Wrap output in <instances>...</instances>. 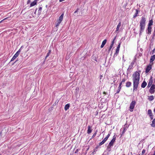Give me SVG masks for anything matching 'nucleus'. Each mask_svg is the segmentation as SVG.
I'll list each match as a JSON object with an SVG mask.
<instances>
[{"instance_id":"1","label":"nucleus","mask_w":155,"mask_h":155,"mask_svg":"<svg viewBox=\"0 0 155 155\" xmlns=\"http://www.w3.org/2000/svg\"><path fill=\"white\" fill-rule=\"evenodd\" d=\"M145 18L144 17H142V19L140 20V33L143 31L145 28Z\"/></svg>"},{"instance_id":"2","label":"nucleus","mask_w":155,"mask_h":155,"mask_svg":"<svg viewBox=\"0 0 155 155\" xmlns=\"http://www.w3.org/2000/svg\"><path fill=\"white\" fill-rule=\"evenodd\" d=\"M135 104V101H132L131 103L130 104V110L131 111H132L134 107Z\"/></svg>"},{"instance_id":"3","label":"nucleus","mask_w":155,"mask_h":155,"mask_svg":"<svg viewBox=\"0 0 155 155\" xmlns=\"http://www.w3.org/2000/svg\"><path fill=\"white\" fill-rule=\"evenodd\" d=\"M20 52V50L18 51L16 54L14 55L13 56L12 58V59L11 60V61H13L19 55V53Z\"/></svg>"},{"instance_id":"4","label":"nucleus","mask_w":155,"mask_h":155,"mask_svg":"<svg viewBox=\"0 0 155 155\" xmlns=\"http://www.w3.org/2000/svg\"><path fill=\"white\" fill-rule=\"evenodd\" d=\"M154 87H155V85L154 84H152L150 90H149V92L151 93V94H153L154 93Z\"/></svg>"},{"instance_id":"5","label":"nucleus","mask_w":155,"mask_h":155,"mask_svg":"<svg viewBox=\"0 0 155 155\" xmlns=\"http://www.w3.org/2000/svg\"><path fill=\"white\" fill-rule=\"evenodd\" d=\"M152 68L151 65L149 64L148 65L146 69V73L148 72Z\"/></svg>"},{"instance_id":"6","label":"nucleus","mask_w":155,"mask_h":155,"mask_svg":"<svg viewBox=\"0 0 155 155\" xmlns=\"http://www.w3.org/2000/svg\"><path fill=\"white\" fill-rule=\"evenodd\" d=\"M152 82H153V79H152V78L151 77L150 78V80L149 82V83H148V86H147L148 87H150V86L152 85Z\"/></svg>"},{"instance_id":"7","label":"nucleus","mask_w":155,"mask_h":155,"mask_svg":"<svg viewBox=\"0 0 155 155\" xmlns=\"http://www.w3.org/2000/svg\"><path fill=\"white\" fill-rule=\"evenodd\" d=\"M115 140H116V137H114H114L113 138V139L111 140L110 143L109 145L111 146L113 145L114 143L115 142Z\"/></svg>"},{"instance_id":"8","label":"nucleus","mask_w":155,"mask_h":155,"mask_svg":"<svg viewBox=\"0 0 155 155\" xmlns=\"http://www.w3.org/2000/svg\"><path fill=\"white\" fill-rule=\"evenodd\" d=\"M152 27L151 26H148L147 30L148 31V34H151Z\"/></svg>"},{"instance_id":"9","label":"nucleus","mask_w":155,"mask_h":155,"mask_svg":"<svg viewBox=\"0 0 155 155\" xmlns=\"http://www.w3.org/2000/svg\"><path fill=\"white\" fill-rule=\"evenodd\" d=\"M155 59V55H153L151 56L150 58V62L152 63L154 61Z\"/></svg>"},{"instance_id":"10","label":"nucleus","mask_w":155,"mask_h":155,"mask_svg":"<svg viewBox=\"0 0 155 155\" xmlns=\"http://www.w3.org/2000/svg\"><path fill=\"white\" fill-rule=\"evenodd\" d=\"M147 85V83L145 81H143L141 84V87L142 88H144Z\"/></svg>"},{"instance_id":"11","label":"nucleus","mask_w":155,"mask_h":155,"mask_svg":"<svg viewBox=\"0 0 155 155\" xmlns=\"http://www.w3.org/2000/svg\"><path fill=\"white\" fill-rule=\"evenodd\" d=\"M107 42V40L106 39L104 40L102 42V45L101 46V48H103L104 46L105 45Z\"/></svg>"},{"instance_id":"12","label":"nucleus","mask_w":155,"mask_h":155,"mask_svg":"<svg viewBox=\"0 0 155 155\" xmlns=\"http://www.w3.org/2000/svg\"><path fill=\"white\" fill-rule=\"evenodd\" d=\"M120 47V43L119 45H118L117 47L116 51V54H118L119 50V48Z\"/></svg>"},{"instance_id":"13","label":"nucleus","mask_w":155,"mask_h":155,"mask_svg":"<svg viewBox=\"0 0 155 155\" xmlns=\"http://www.w3.org/2000/svg\"><path fill=\"white\" fill-rule=\"evenodd\" d=\"M107 138H104V139L99 144V146H100L103 144L107 140H106Z\"/></svg>"},{"instance_id":"14","label":"nucleus","mask_w":155,"mask_h":155,"mask_svg":"<svg viewBox=\"0 0 155 155\" xmlns=\"http://www.w3.org/2000/svg\"><path fill=\"white\" fill-rule=\"evenodd\" d=\"M92 130L91 129V127L90 126H88V129L87 130V133L88 134H89L91 133V132Z\"/></svg>"},{"instance_id":"15","label":"nucleus","mask_w":155,"mask_h":155,"mask_svg":"<svg viewBox=\"0 0 155 155\" xmlns=\"http://www.w3.org/2000/svg\"><path fill=\"white\" fill-rule=\"evenodd\" d=\"M70 106V105L69 104H66L64 107V109L65 110H67L69 109V108Z\"/></svg>"},{"instance_id":"16","label":"nucleus","mask_w":155,"mask_h":155,"mask_svg":"<svg viewBox=\"0 0 155 155\" xmlns=\"http://www.w3.org/2000/svg\"><path fill=\"white\" fill-rule=\"evenodd\" d=\"M121 85H122V83H120V84L119 87L118 88L117 91V93H118L120 90V89L121 88Z\"/></svg>"},{"instance_id":"17","label":"nucleus","mask_w":155,"mask_h":155,"mask_svg":"<svg viewBox=\"0 0 155 155\" xmlns=\"http://www.w3.org/2000/svg\"><path fill=\"white\" fill-rule=\"evenodd\" d=\"M153 21L152 20H150L149 21V23L148 24V26H151V25H153Z\"/></svg>"},{"instance_id":"18","label":"nucleus","mask_w":155,"mask_h":155,"mask_svg":"<svg viewBox=\"0 0 155 155\" xmlns=\"http://www.w3.org/2000/svg\"><path fill=\"white\" fill-rule=\"evenodd\" d=\"M63 16L64 15L63 14H62L61 16L59 17L58 20H59V21H62L63 20Z\"/></svg>"},{"instance_id":"19","label":"nucleus","mask_w":155,"mask_h":155,"mask_svg":"<svg viewBox=\"0 0 155 155\" xmlns=\"http://www.w3.org/2000/svg\"><path fill=\"white\" fill-rule=\"evenodd\" d=\"M120 25H121V23L120 22L118 24V25L117 26V27L116 28V31H118L119 28H120Z\"/></svg>"},{"instance_id":"20","label":"nucleus","mask_w":155,"mask_h":155,"mask_svg":"<svg viewBox=\"0 0 155 155\" xmlns=\"http://www.w3.org/2000/svg\"><path fill=\"white\" fill-rule=\"evenodd\" d=\"M37 2L36 1H35L33 2L30 5L31 7L33 6L36 4Z\"/></svg>"},{"instance_id":"21","label":"nucleus","mask_w":155,"mask_h":155,"mask_svg":"<svg viewBox=\"0 0 155 155\" xmlns=\"http://www.w3.org/2000/svg\"><path fill=\"white\" fill-rule=\"evenodd\" d=\"M147 114L149 115V116H152V111L151 110H148L147 111Z\"/></svg>"},{"instance_id":"22","label":"nucleus","mask_w":155,"mask_h":155,"mask_svg":"<svg viewBox=\"0 0 155 155\" xmlns=\"http://www.w3.org/2000/svg\"><path fill=\"white\" fill-rule=\"evenodd\" d=\"M151 125V126L153 127H155V118L153 120L152 122V124Z\"/></svg>"},{"instance_id":"23","label":"nucleus","mask_w":155,"mask_h":155,"mask_svg":"<svg viewBox=\"0 0 155 155\" xmlns=\"http://www.w3.org/2000/svg\"><path fill=\"white\" fill-rule=\"evenodd\" d=\"M154 98L153 96H150L149 97L148 99L150 101H152L153 100Z\"/></svg>"},{"instance_id":"24","label":"nucleus","mask_w":155,"mask_h":155,"mask_svg":"<svg viewBox=\"0 0 155 155\" xmlns=\"http://www.w3.org/2000/svg\"><path fill=\"white\" fill-rule=\"evenodd\" d=\"M131 84V83L130 82H127L126 83V86L127 87H129Z\"/></svg>"},{"instance_id":"25","label":"nucleus","mask_w":155,"mask_h":155,"mask_svg":"<svg viewBox=\"0 0 155 155\" xmlns=\"http://www.w3.org/2000/svg\"><path fill=\"white\" fill-rule=\"evenodd\" d=\"M61 21H59V20H57V24H56V27H58L59 26V24L61 23Z\"/></svg>"},{"instance_id":"26","label":"nucleus","mask_w":155,"mask_h":155,"mask_svg":"<svg viewBox=\"0 0 155 155\" xmlns=\"http://www.w3.org/2000/svg\"><path fill=\"white\" fill-rule=\"evenodd\" d=\"M136 82V78L134 77V91L135 90V82Z\"/></svg>"},{"instance_id":"27","label":"nucleus","mask_w":155,"mask_h":155,"mask_svg":"<svg viewBox=\"0 0 155 155\" xmlns=\"http://www.w3.org/2000/svg\"><path fill=\"white\" fill-rule=\"evenodd\" d=\"M41 10H42V7H40V8H39V9L38 10V15H40L41 14Z\"/></svg>"},{"instance_id":"28","label":"nucleus","mask_w":155,"mask_h":155,"mask_svg":"<svg viewBox=\"0 0 155 155\" xmlns=\"http://www.w3.org/2000/svg\"><path fill=\"white\" fill-rule=\"evenodd\" d=\"M51 50H49V52L48 53L46 56L45 58H47L49 56V54L51 53Z\"/></svg>"},{"instance_id":"29","label":"nucleus","mask_w":155,"mask_h":155,"mask_svg":"<svg viewBox=\"0 0 155 155\" xmlns=\"http://www.w3.org/2000/svg\"><path fill=\"white\" fill-rule=\"evenodd\" d=\"M145 150H142V154L141 155H143L144 153H145Z\"/></svg>"},{"instance_id":"30","label":"nucleus","mask_w":155,"mask_h":155,"mask_svg":"<svg viewBox=\"0 0 155 155\" xmlns=\"http://www.w3.org/2000/svg\"><path fill=\"white\" fill-rule=\"evenodd\" d=\"M113 45H111L110 47L109 48L108 51H110L111 49L112 48V47Z\"/></svg>"},{"instance_id":"31","label":"nucleus","mask_w":155,"mask_h":155,"mask_svg":"<svg viewBox=\"0 0 155 155\" xmlns=\"http://www.w3.org/2000/svg\"><path fill=\"white\" fill-rule=\"evenodd\" d=\"M137 74V72L136 71V74ZM136 78H139V79L136 78V81H139V75H138V77H137V75L136 74Z\"/></svg>"},{"instance_id":"32","label":"nucleus","mask_w":155,"mask_h":155,"mask_svg":"<svg viewBox=\"0 0 155 155\" xmlns=\"http://www.w3.org/2000/svg\"><path fill=\"white\" fill-rule=\"evenodd\" d=\"M140 12V11L139 10H137L136 9V17L137 16V14H138V13L139 12Z\"/></svg>"},{"instance_id":"33","label":"nucleus","mask_w":155,"mask_h":155,"mask_svg":"<svg viewBox=\"0 0 155 155\" xmlns=\"http://www.w3.org/2000/svg\"><path fill=\"white\" fill-rule=\"evenodd\" d=\"M110 136V134H108V135H107V137H106L105 138H107L106 139V140H107L108 138Z\"/></svg>"},{"instance_id":"34","label":"nucleus","mask_w":155,"mask_h":155,"mask_svg":"<svg viewBox=\"0 0 155 155\" xmlns=\"http://www.w3.org/2000/svg\"><path fill=\"white\" fill-rule=\"evenodd\" d=\"M8 18L7 17V18H4V19H3V20H2L1 21H0V23H1L3 20H5L8 19Z\"/></svg>"},{"instance_id":"35","label":"nucleus","mask_w":155,"mask_h":155,"mask_svg":"<svg viewBox=\"0 0 155 155\" xmlns=\"http://www.w3.org/2000/svg\"><path fill=\"white\" fill-rule=\"evenodd\" d=\"M125 81V80L124 79H123L122 80V81L121 82V83H122V82H124Z\"/></svg>"},{"instance_id":"36","label":"nucleus","mask_w":155,"mask_h":155,"mask_svg":"<svg viewBox=\"0 0 155 155\" xmlns=\"http://www.w3.org/2000/svg\"><path fill=\"white\" fill-rule=\"evenodd\" d=\"M78 9H77L76 11H75L74 12V14L75 15V14L78 11Z\"/></svg>"},{"instance_id":"37","label":"nucleus","mask_w":155,"mask_h":155,"mask_svg":"<svg viewBox=\"0 0 155 155\" xmlns=\"http://www.w3.org/2000/svg\"><path fill=\"white\" fill-rule=\"evenodd\" d=\"M114 43V40H113L112 42V44H111V45H113Z\"/></svg>"},{"instance_id":"38","label":"nucleus","mask_w":155,"mask_h":155,"mask_svg":"<svg viewBox=\"0 0 155 155\" xmlns=\"http://www.w3.org/2000/svg\"><path fill=\"white\" fill-rule=\"evenodd\" d=\"M150 118L152 120L153 119V114L152 115V116H150Z\"/></svg>"},{"instance_id":"39","label":"nucleus","mask_w":155,"mask_h":155,"mask_svg":"<svg viewBox=\"0 0 155 155\" xmlns=\"http://www.w3.org/2000/svg\"><path fill=\"white\" fill-rule=\"evenodd\" d=\"M78 149H77L75 151V153H77V152H78Z\"/></svg>"},{"instance_id":"40","label":"nucleus","mask_w":155,"mask_h":155,"mask_svg":"<svg viewBox=\"0 0 155 155\" xmlns=\"http://www.w3.org/2000/svg\"><path fill=\"white\" fill-rule=\"evenodd\" d=\"M30 0H28L27 2V4H28L30 2Z\"/></svg>"},{"instance_id":"41","label":"nucleus","mask_w":155,"mask_h":155,"mask_svg":"<svg viewBox=\"0 0 155 155\" xmlns=\"http://www.w3.org/2000/svg\"><path fill=\"white\" fill-rule=\"evenodd\" d=\"M103 94H106V93L105 92H104L103 93Z\"/></svg>"},{"instance_id":"42","label":"nucleus","mask_w":155,"mask_h":155,"mask_svg":"<svg viewBox=\"0 0 155 155\" xmlns=\"http://www.w3.org/2000/svg\"><path fill=\"white\" fill-rule=\"evenodd\" d=\"M116 36H115V37H114V39H113V40H114V41H115V39H116Z\"/></svg>"},{"instance_id":"43","label":"nucleus","mask_w":155,"mask_h":155,"mask_svg":"<svg viewBox=\"0 0 155 155\" xmlns=\"http://www.w3.org/2000/svg\"><path fill=\"white\" fill-rule=\"evenodd\" d=\"M153 111H154V113L155 114V108L154 109Z\"/></svg>"},{"instance_id":"44","label":"nucleus","mask_w":155,"mask_h":155,"mask_svg":"<svg viewBox=\"0 0 155 155\" xmlns=\"http://www.w3.org/2000/svg\"><path fill=\"white\" fill-rule=\"evenodd\" d=\"M36 11H37V9H36V10H35V13H36Z\"/></svg>"},{"instance_id":"45","label":"nucleus","mask_w":155,"mask_h":155,"mask_svg":"<svg viewBox=\"0 0 155 155\" xmlns=\"http://www.w3.org/2000/svg\"><path fill=\"white\" fill-rule=\"evenodd\" d=\"M135 17H136V15H135L134 16V18H135Z\"/></svg>"},{"instance_id":"46","label":"nucleus","mask_w":155,"mask_h":155,"mask_svg":"<svg viewBox=\"0 0 155 155\" xmlns=\"http://www.w3.org/2000/svg\"><path fill=\"white\" fill-rule=\"evenodd\" d=\"M153 155H155V151H154V154Z\"/></svg>"},{"instance_id":"47","label":"nucleus","mask_w":155,"mask_h":155,"mask_svg":"<svg viewBox=\"0 0 155 155\" xmlns=\"http://www.w3.org/2000/svg\"><path fill=\"white\" fill-rule=\"evenodd\" d=\"M47 5H46V7H47Z\"/></svg>"},{"instance_id":"48","label":"nucleus","mask_w":155,"mask_h":155,"mask_svg":"<svg viewBox=\"0 0 155 155\" xmlns=\"http://www.w3.org/2000/svg\"><path fill=\"white\" fill-rule=\"evenodd\" d=\"M154 82H155V79H154Z\"/></svg>"},{"instance_id":"49","label":"nucleus","mask_w":155,"mask_h":155,"mask_svg":"<svg viewBox=\"0 0 155 155\" xmlns=\"http://www.w3.org/2000/svg\"><path fill=\"white\" fill-rule=\"evenodd\" d=\"M154 88H155V87H154Z\"/></svg>"},{"instance_id":"50","label":"nucleus","mask_w":155,"mask_h":155,"mask_svg":"<svg viewBox=\"0 0 155 155\" xmlns=\"http://www.w3.org/2000/svg\"><path fill=\"white\" fill-rule=\"evenodd\" d=\"M139 155H140V154Z\"/></svg>"}]
</instances>
